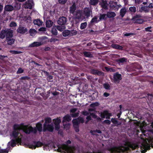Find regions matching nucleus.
<instances>
[{"label": "nucleus", "mask_w": 153, "mask_h": 153, "mask_svg": "<svg viewBox=\"0 0 153 153\" xmlns=\"http://www.w3.org/2000/svg\"><path fill=\"white\" fill-rule=\"evenodd\" d=\"M71 141L69 140L67 141L66 144L63 143L61 146L57 145L58 149H55L56 147L54 146H53V147L55 150H57L58 152H64L65 153H75L76 149L75 147L68 146V145L71 144Z\"/></svg>", "instance_id": "1"}, {"label": "nucleus", "mask_w": 153, "mask_h": 153, "mask_svg": "<svg viewBox=\"0 0 153 153\" xmlns=\"http://www.w3.org/2000/svg\"><path fill=\"white\" fill-rule=\"evenodd\" d=\"M123 142V143H120L118 146H114L111 147L109 150L111 153H120L127 152L129 149L128 142L126 141Z\"/></svg>", "instance_id": "2"}, {"label": "nucleus", "mask_w": 153, "mask_h": 153, "mask_svg": "<svg viewBox=\"0 0 153 153\" xmlns=\"http://www.w3.org/2000/svg\"><path fill=\"white\" fill-rule=\"evenodd\" d=\"M13 130L10 135L13 138L16 139L17 141H21V139L19 137V135L21 130H23V127L20 124H14L13 126Z\"/></svg>", "instance_id": "3"}, {"label": "nucleus", "mask_w": 153, "mask_h": 153, "mask_svg": "<svg viewBox=\"0 0 153 153\" xmlns=\"http://www.w3.org/2000/svg\"><path fill=\"white\" fill-rule=\"evenodd\" d=\"M30 77H21L19 80H18L16 84L17 86L20 88H22L25 91H26L29 88L27 83H26V80H28Z\"/></svg>", "instance_id": "4"}, {"label": "nucleus", "mask_w": 153, "mask_h": 153, "mask_svg": "<svg viewBox=\"0 0 153 153\" xmlns=\"http://www.w3.org/2000/svg\"><path fill=\"white\" fill-rule=\"evenodd\" d=\"M13 30L10 29H2L0 33V38L3 39L6 38V39L9 37H13Z\"/></svg>", "instance_id": "5"}, {"label": "nucleus", "mask_w": 153, "mask_h": 153, "mask_svg": "<svg viewBox=\"0 0 153 153\" xmlns=\"http://www.w3.org/2000/svg\"><path fill=\"white\" fill-rule=\"evenodd\" d=\"M21 125L23 127V131L26 134H29L31 132L36 134L37 132V129L31 126L28 127V125H25L24 123H21Z\"/></svg>", "instance_id": "6"}, {"label": "nucleus", "mask_w": 153, "mask_h": 153, "mask_svg": "<svg viewBox=\"0 0 153 153\" xmlns=\"http://www.w3.org/2000/svg\"><path fill=\"white\" fill-rule=\"evenodd\" d=\"M49 145L48 144H45L39 141H33V143L29 144L28 146L29 148L35 149L37 147H40L42 146H44V147H48Z\"/></svg>", "instance_id": "7"}, {"label": "nucleus", "mask_w": 153, "mask_h": 153, "mask_svg": "<svg viewBox=\"0 0 153 153\" xmlns=\"http://www.w3.org/2000/svg\"><path fill=\"white\" fill-rule=\"evenodd\" d=\"M100 116L102 119L105 118L106 119H109L110 118V117L112 116V114L109 113L108 110H106L101 113Z\"/></svg>", "instance_id": "8"}, {"label": "nucleus", "mask_w": 153, "mask_h": 153, "mask_svg": "<svg viewBox=\"0 0 153 153\" xmlns=\"http://www.w3.org/2000/svg\"><path fill=\"white\" fill-rule=\"evenodd\" d=\"M54 124L55 125V130L58 131L60 128V123H61V120L59 118L57 117L53 120Z\"/></svg>", "instance_id": "9"}, {"label": "nucleus", "mask_w": 153, "mask_h": 153, "mask_svg": "<svg viewBox=\"0 0 153 153\" xmlns=\"http://www.w3.org/2000/svg\"><path fill=\"white\" fill-rule=\"evenodd\" d=\"M109 6L110 8L112 10H118L119 8L121 6V5H117L116 2L111 1L109 2Z\"/></svg>", "instance_id": "10"}, {"label": "nucleus", "mask_w": 153, "mask_h": 153, "mask_svg": "<svg viewBox=\"0 0 153 153\" xmlns=\"http://www.w3.org/2000/svg\"><path fill=\"white\" fill-rule=\"evenodd\" d=\"M54 129V127L53 125L51 124H47L44 123L43 125V131H46L50 132H52Z\"/></svg>", "instance_id": "11"}, {"label": "nucleus", "mask_w": 153, "mask_h": 153, "mask_svg": "<svg viewBox=\"0 0 153 153\" xmlns=\"http://www.w3.org/2000/svg\"><path fill=\"white\" fill-rule=\"evenodd\" d=\"M83 13L87 18H88L92 14L91 10L88 8H85L83 11Z\"/></svg>", "instance_id": "12"}, {"label": "nucleus", "mask_w": 153, "mask_h": 153, "mask_svg": "<svg viewBox=\"0 0 153 153\" xmlns=\"http://www.w3.org/2000/svg\"><path fill=\"white\" fill-rule=\"evenodd\" d=\"M27 29L22 26H19L16 30L18 33L21 34H24L27 32Z\"/></svg>", "instance_id": "13"}, {"label": "nucleus", "mask_w": 153, "mask_h": 153, "mask_svg": "<svg viewBox=\"0 0 153 153\" xmlns=\"http://www.w3.org/2000/svg\"><path fill=\"white\" fill-rule=\"evenodd\" d=\"M33 4V3L32 1H28L24 4V7L26 9H31Z\"/></svg>", "instance_id": "14"}, {"label": "nucleus", "mask_w": 153, "mask_h": 153, "mask_svg": "<svg viewBox=\"0 0 153 153\" xmlns=\"http://www.w3.org/2000/svg\"><path fill=\"white\" fill-rule=\"evenodd\" d=\"M66 18L64 16L60 17L57 21L58 23L61 25H65L66 23Z\"/></svg>", "instance_id": "15"}, {"label": "nucleus", "mask_w": 153, "mask_h": 153, "mask_svg": "<svg viewBox=\"0 0 153 153\" xmlns=\"http://www.w3.org/2000/svg\"><path fill=\"white\" fill-rule=\"evenodd\" d=\"M142 146L141 147V149H142V148H143V149H144V150H143L141 151L142 153H145L147 150H149L150 149V146H149L147 142H146V144L143 143H142Z\"/></svg>", "instance_id": "16"}, {"label": "nucleus", "mask_w": 153, "mask_h": 153, "mask_svg": "<svg viewBox=\"0 0 153 153\" xmlns=\"http://www.w3.org/2000/svg\"><path fill=\"white\" fill-rule=\"evenodd\" d=\"M21 141H17L16 139H12L8 143V148H10L11 146L13 147L16 146V142H20Z\"/></svg>", "instance_id": "17"}, {"label": "nucleus", "mask_w": 153, "mask_h": 153, "mask_svg": "<svg viewBox=\"0 0 153 153\" xmlns=\"http://www.w3.org/2000/svg\"><path fill=\"white\" fill-rule=\"evenodd\" d=\"M91 72L93 74L99 76H103L104 75V74L103 72L96 70H92Z\"/></svg>", "instance_id": "18"}, {"label": "nucleus", "mask_w": 153, "mask_h": 153, "mask_svg": "<svg viewBox=\"0 0 153 153\" xmlns=\"http://www.w3.org/2000/svg\"><path fill=\"white\" fill-rule=\"evenodd\" d=\"M82 12L79 10L76 11L74 14V17L75 19L78 20L80 19L81 18Z\"/></svg>", "instance_id": "19"}, {"label": "nucleus", "mask_w": 153, "mask_h": 153, "mask_svg": "<svg viewBox=\"0 0 153 153\" xmlns=\"http://www.w3.org/2000/svg\"><path fill=\"white\" fill-rule=\"evenodd\" d=\"M8 45H11L14 44L15 41V39L13 37H9L6 39Z\"/></svg>", "instance_id": "20"}, {"label": "nucleus", "mask_w": 153, "mask_h": 153, "mask_svg": "<svg viewBox=\"0 0 153 153\" xmlns=\"http://www.w3.org/2000/svg\"><path fill=\"white\" fill-rule=\"evenodd\" d=\"M101 7L105 10L108 9V4L106 1L102 0L100 4Z\"/></svg>", "instance_id": "21"}, {"label": "nucleus", "mask_w": 153, "mask_h": 153, "mask_svg": "<svg viewBox=\"0 0 153 153\" xmlns=\"http://www.w3.org/2000/svg\"><path fill=\"white\" fill-rule=\"evenodd\" d=\"M116 16L115 13L113 12L108 11V12L106 14L107 17L108 18H113Z\"/></svg>", "instance_id": "22"}, {"label": "nucleus", "mask_w": 153, "mask_h": 153, "mask_svg": "<svg viewBox=\"0 0 153 153\" xmlns=\"http://www.w3.org/2000/svg\"><path fill=\"white\" fill-rule=\"evenodd\" d=\"M127 12L126 7H123L121 9L120 11V15L122 17H123Z\"/></svg>", "instance_id": "23"}, {"label": "nucleus", "mask_w": 153, "mask_h": 153, "mask_svg": "<svg viewBox=\"0 0 153 153\" xmlns=\"http://www.w3.org/2000/svg\"><path fill=\"white\" fill-rule=\"evenodd\" d=\"M13 10V7L10 5H6L4 7V10L7 11H11Z\"/></svg>", "instance_id": "24"}, {"label": "nucleus", "mask_w": 153, "mask_h": 153, "mask_svg": "<svg viewBox=\"0 0 153 153\" xmlns=\"http://www.w3.org/2000/svg\"><path fill=\"white\" fill-rule=\"evenodd\" d=\"M71 117L68 114L65 115L63 117L62 122H64L65 121L69 122L71 120Z\"/></svg>", "instance_id": "25"}, {"label": "nucleus", "mask_w": 153, "mask_h": 153, "mask_svg": "<svg viewBox=\"0 0 153 153\" xmlns=\"http://www.w3.org/2000/svg\"><path fill=\"white\" fill-rule=\"evenodd\" d=\"M79 77H72V80L73 83H75V84H78L81 82L80 79H79Z\"/></svg>", "instance_id": "26"}, {"label": "nucleus", "mask_w": 153, "mask_h": 153, "mask_svg": "<svg viewBox=\"0 0 153 153\" xmlns=\"http://www.w3.org/2000/svg\"><path fill=\"white\" fill-rule=\"evenodd\" d=\"M42 45V43L41 42H34L33 43L30 45L29 47H38Z\"/></svg>", "instance_id": "27"}, {"label": "nucleus", "mask_w": 153, "mask_h": 153, "mask_svg": "<svg viewBox=\"0 0 153 153\" xmlns=\"http://www.w3.org/2000/svg\"><path fill=\"white\" fill-rule=\"evenodd\" d=\"M111 46L113 48L116 49H118L120 50H122L123 49V46L118 45L112 44Z\"/></svg>", "instance_id": "28"}, {"label": "nucleus", "mask_w": 153, "mask_h": 153, "mask_svg": "<svg viewBox=\"0 0 153 153\" xmlns=\"http://www.w3.org/2000/svg\"><path fill=\"white\" fill-rule=\"evenodd\" d=\"M36 128L39 132L42 131V125L40 123H38L36 125Z\"/></svg>", "instance_id": "29"}, {"label": "nucleus", "mask_w": 153, "mask_h": 153, "mask_svg": "<svg viewBox=\"0 0 153 153\" xmlns=\"http://www.w3.org/2000/svg\"><path fill=\"white\" fill-rule=\"evenodd\" d=\"M33 23L35 25H37L39 26H41L43 22L40 19H37L33 21Z\"/></svg>", "instance_id": "30"}, {"label": "nucleus", "mask_w": 153, "mask_h": 153, "mask_svg": "<svg viewBox=\"0 0 153 153\" xmlns=\"http://www.w3.org/2000/svg\"><path fill=\"white\" fill-rule=\"evenodd\" d=\"M53 24V22L50 20H48L46 21V25L47 27H50L52 26Z\"/></svg>", "instance_id": "31"}, {"label": "nucleus", "mask_w": 153, "mask_h": 153, "mask_svg": "<svg viewBox=\"0 0 153 153\" xmlns=\"http://www.w3.org/2000/svg\"><path fill=\"white\" fill-rule=\"evenodd\" d=\"M29 33L30 36H34L36 33V31L34 29H31L29 31Z\"/></svg>", "instance_id": "32"}, {"label": "nucleus", "mask_w": 153, "mask_h": 153, "mask_svg": "<svg viewBox=\"0 0 153 153\" xmlns=\"http://www.w3.org/2000/svg\"><path fill=\"white\" fill-rule=\"evenodd\" d=\"M76 10V6L74 4H73L72 6L70 7V12L72 13L73 14L74 13V12L75 10Z\"/></svg>", "instance_id": "33"}, {"label": "nucleus", "mask_w": 153, "mask_h": 153, "mask_svg": "<svg viewBox=\"0 0 153 153\" xmlns=\"http://www.w3.org/2000/svg\"><path fill=\"white\" fill-rule=\"evenodd\" d=\"M70 31L68 30H66L62 32V35L64 37H66L69 35H70Z\"/></svg>", "instance_id": "34"}, {"label": "nucleus", "mask_w": 153, "mask_h": 153, "mask_svg": "<svg viewBox=\"0 0 153 153\" xmlns=\"http://www.w3.org/2000/svg\"><path fill=\"white\" fill-rule=\"evenodd\" d=\"M83 54L84 55L87 57L90 58L93 57L92 54L90 52L85 51L83 52Z\"/></svg>", "instance_id": "35"}, {"label": "nucleus", "mask_w": 153, "mask_h": 153, "mask_svg": "<svg viewBox=\"0 0 153 153\" xmlns=\"http://www.w3.org/2000/svg\"><path fill=\"white\" fill-rule=\"evenodd\" d=\"M129 10L131 13H134L136 12V7L135 6L131 7L129 8Z\"/></svg>", "instance_id": "36"}, {"label": "nucleus", "mask_w": 153, "mask_h": 153, "mask_svg": "<svg viewBox=\"0 0 153 153\" xmlns=\"http://www.w3.org/2000/svg\"><path fill=\"white\" fill-rule=\"evenodd\" d=\"M111 122L114 124H117V126L120 125L121 124V123H118V121L115 118H112L111 120Z\"/></svg>", "instance_id": "37"}, {"label": "nucleus", "mask_w": 153, "mask_h": 153, "mask_svg": "<svg viewBox=\"0 0 153 153\" xmlns=\"http://www.w3.org/2000/svg\"><path fill=\"white\" fill-rule=\"evenodd\" d=\"M103 87L106 90H109L111 89V86L108 83H105L103 84Z\"/></svg>", "instance_id": "38"}, {"label": "nucleus", "mask_w": 153, "mask_h": 153, "mask_svg": "<svg viewBox=\"0 0 153 153\" xmlns=\"http://www.w3.org/2000/svg\"><path fill=\"white\" fill-rule=\"evenodd\" d=\"M99 2V0H90V4L93 5L97 4Z\"/></svg>", "instance_id": "39"}, {"label": "nucleus", "mask_w": 153, "mask_h": 153, "mask_svg": "<svg viewBox=\"0 0 153 153\" xmlns=\"http://www.w3.org/2000/svg\"><path fill=\"white\" fill-rule=\"evenodd\" d=\"M141 17V15L140 14H136L131 19V20L133 21H134L137 20V19H139Z\"/></svg>", "instance_id": "40"}, {"label": "nucleus", "mask_w": 153, "mask_h": 153, "mask_svg": "<svg viewBox=\"0 0 153 153\" xmlns=\"http://www.w3.org/2000/svg\"><path fill=\"white\" fill-rule=\"evenodd\" d=\"M72 122L74 126H79V124L78 122V120L77 119V118L73 119L72 121Z\"/></svg>", "instance_id": "41"}, {"label": "nucleus", "mask_w": 153, "mask_h": 153, "mask_svg": "<svg viewBox=\"0 0 153 153\" xmlns=\"http://www.w3.org/2000/svg\"><path fill=\"white\" fill-rule=\"evenodd\" d=\"M129 147L132 149V150L137 149L138 148V146L135 144H131L129 145Z\"/></svg>", "instance_id": "42"}, {"label": "nucleus", "mask_w": 153, "mask_h": 153, "mask_svg": "<svg viewBox=\"0 0 153 153\" xmlns=\"http://www.w3.org/2000/svg\"><path fill=\"white\" fill-rule=\"evenodd\" d=\"M24 19L27 22L30 23L32 21L31 18L29 16H26L24 17Z\"/></svg>", "instance_id": "43"}, {"label": "nucleus", "mask_w": 153, "mask_h": 153, "mask_svg": "<svg viewBox=\"0 0 153 153\" xmlns=\"http://www.w3.org/2000/svg\"><path fill=\"white\" fill-rule=\"evenodd\" d=\"M143 21H144L143 19H138L133 22L135 23L141 24H142L143 22Z\"/></svg>", "instance_id": "44"}, {"label": "nucleus", "mask_w": 153, "mask_h": 153, "mask_svg": "<svg viewBox=\"0 0 153 153\" xmlns=\"http://www.w3.org/2000/svg\"><path fill=\"white\" fill-rule=\"evenodd\" d=\"M10 52L13 54H20L22 53V52L21 51L15 50H10Z\"/></svg>", "instance_id": "45"}, {"label": "nucleus", "mask_w": 153, "mask_h": 153, "mask_svg": "<svg viewBox=\"0 0 153 153\" xmlns=\"http://www.w3.org/2000/svg\"><path fill=\"white\" fill-rule=\"evenodd\" d=\"M127 60V59L125 58L124 57L120 59H119L118 60V62L119 63H123L124 62H126Z\"/></svg>", "instance_id": "46"}, {"label": "nucleus", "mask_w": 153, "mask_h": 153, "mask_svg": "<svg viewBox=\"0 0 153 153\" xmlns=\"http://www.w3.org/2000/svg\"><path fill=\"white\" fill-rule=\"evenodd\" d=\"M52 33L54 35H56L57 34V31L55 28H53L51 31Z\"/></svg>", "instance_id": "47"}, {"label": "nucleus", "mask_w": 153, "mask_h": 153, "mask_svg": "<svg viewBox=\"0 0 153 153\" xmlns=\"http://www.w3.org/2000/svg\"><path fill=\"white\" fill-rule=\"evenodd\" d=\"M115 83L119 82L120 80L122 79V77H113Z\"/></svg>", "instance_id": "48"}, {"label": "nucleus", "mask_w": 153, "mask_h": 153, "mask_svg": "<svg viewBox=\"0 0 153 153\" xmlns=\"http://www.w3.org/2000/svg\"><path fill=\"white\" fill-rule=\"evenodd\" d=\"M99 103L98 102H96L94 103H92L90 105V106L91 107L94 108L96 106H98L99 105Z\"/></svg>", "instance_id": "49"}, {"label": "nucleus", "mask_w": 153, "mask_h": 153, "mask_svg": "<svg viewBox=\"0 0 153 153\" xmlns=\"http://www.w3.org/2000/svg\"><path fill=\"white\" fill-rule=\"evenodd\" d=\"M106 14H100L99 19L100 20H101L102 19L104 20L105 19H106Z\"/></svg>", "instance_id": "50"}, {"label": "nucleus", "mask_w": 153, "mask_h": 153, "mask_svg": "<svg viewBox=\"0 0 153 153\" xmlns=\"http://www.w3.org/2000/svg\"><path fill=\"white\" fill-rule=\"evenodd\" d=\"M87 25V23L86 22L82 23L81 24L80 28L81 29H83L86 27Z\"/></svg>", "instance_id": "51"}, {"label": "nucleus", "mask_w": 153, "mask_h": 153, "mask_svg": "<svg viewBox=\"0 0 153 153\" xmlns=\"http://www.w3.org/2000/svg\"><path fill=\"white\" fill-rule=\"evenodd\" d=\"M45 122L44 123H50L51 122V119L50 117H46L45 119Z\"/></svg>", "instance_id": "52"}, {"label": "nucleus", "mask_w": 153, "mask_h": 153, "mask_svg": "<svg viewBox=\"0 0 153 153\" xmlns=\"http://www.w3.org/2000/svg\"><path fill=\"white\" fill-rule=\"evenodd\" d=\"M56 28L58 30L62 31L65 28V27L64 26H58Z\"/></svg>", "instance_id": "53"}, {"label": "nucleus", "mask_w": 153, "mask_h": 153, "mask_svg": "<svg viewBox=\"0 0 153 153\" xmlns=\"http://www.w3.org/2000/svg\"><path fill=\"white\" fill-rule=\"evenodd\" d=\"M77 34V31L75 30H73L70 31V35L73 36L76 35Z\"/></svg>", "instance_id": "54"}, {"label": "nucleus", "mask_w": 153, "mask_h": 153, "mask_svg": "<svg viewBox=\"0 0 153 153\" xmlns=\"http://www.w3.org/2000/svg\"><path fill=\"white\" fill-rule=\"evenodd\" d=\"M148 7L146 6L142 7V10L146 13L148 12L149 11V10L148 8Z\"/></svg>", "instance_id": "55"}, {"label": "nucleus", "mask_w": 153, "mask_h": 153, "mask_svg": "<svg viewBox=\"0 0 153 153\" xmlns=\"http://www.w3.org/2000/svg\"><path fill=\"white\" fill-rule=\"evenodd\" d=\"M77 118L79 124L80 123H84V120L83 117H79Z\"/></svg>", "instance_id": "56"}, {"label": "nucleus", "mask_w": 153, "mask_h": 153, "mask_svg": "<svg viewBox=\"0 0 153 153\" xmlns=\"http://www.w3.org/2000/svg\"><path fill=\"white\" fill-rule=\"evenodd\" d=\"M79 113H73V114H71V116L74 118H76L78 117L79 116Z\"/></svg>", "instance_id": "57"}, {"label": "nucleus", "mask_w": 153, "mask_h": 153, "mask_svg": "<svg viewBox=\"0 0 153 153\" xmlns=\"http://www.w3.org/2000/svg\"><path fill=\"white\" fill-rule=\"evenodd\" d=\"M97 17L95 16L91 20V21L90 22L91 23H94V22H97Z\"/></svg>", "instance_id": "58"}, {"label": "nucleus", "mask_w": 153, "mask_h": 153, "mask_svg": "<svg viewBox=\"0 0 153 153\" xmlns=\"http://www.w3.org/2000/svg\"><path fill=\"white\" fill-rule=\"evenodd\" d=\"M8 150L7 149H0V153H8L9 152Z\"/></svg>", "instance_id": "59"}, {"label": "nucleus", "mask_w": 153, "mask_h": 153, "mask_svg": "<svg viewBox=\"0 0 153 153\" xmlns=\"http://www.w3.org/2000/svg\"><path fill=\"white\" fill-rule=\"evenodd\" d=\"M17 26L16 23L14 22H11L10 24V27H15Z\"/></svg>", "instance_id": "60"}, {"label": "nucleus", "mask_w": 153, "mask_h": 153, "mask_svg": "<svg viewBox=\"0 0 153 153\" xmlns=\"http://www.w3.org/2000/svg\"><path fill=\"white\" fill-rule=\"evenodd\" d=\"M38 30L39 32H44L46 31V28L45 27H42L39 28Z\"/></svg>", "instance_id": "61"}, {"label": "nucleus", "mask_w": 153, "mask_h": 153, "mask_svg": "<svg viewBox=\"0 0 153 153\" xmlns=\"http://www.w3.org/2000/svg\"><path fill=\"white\" fill-rule=\"evenodd\" d=\"M24 71V70L21 68H18L17 71V74H21Z\"/></svg>", "instance_id": "62"}, {"label": "nucleus", "mask_w": 153, "mask_h": 153, "mask_svg": "<svg viewBox=\"0 0 153 153\" xmlns=\"http://www.w3.org/2000/svg\"><path fill=\"white\" fill-rule=\"evenodd\" d=\"M90 113L87 111H84L82 112V114L83 115L86 116L90 114Z\"/></svg>", "instance_id": "63"}, {"label": "nucleus", "mask_w": 153, "mask_h": 153, "mask_svg": "<svg viewBox=\"0 0 153 153\" xmlns=\"http://www.w3.org/2000/svg\"><path fill=\"white\" fill-rule=\"evenodd\" d=\"M67 0H59V2L61 4H64L67 1Z\"/></svg>", "instance_id": "64"}]
</instances>
